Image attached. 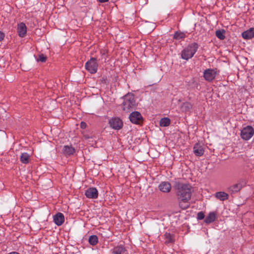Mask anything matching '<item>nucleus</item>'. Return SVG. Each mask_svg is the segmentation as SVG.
I'll list each match as a JSON object with an SVG mask.
<instances>
[{"mask_svg":"<svg viewBox=\"0 0 254 254\" xmlns=\"http://www.w3.org/2000/svg\"><path fill=\"white\" fill-rule=\"evenodd\" d=\"M173 187L180 200V207L183 209H187L189 206L188 202L191 198V186L189 184L183 183L177 180L174 182Z\"/></svg>","mask_w":254,"mask_h":254,"instance_id":"f257e3e1","label":"nucleus"},{"mask_svg":"<svg viewBox=\"0 0 254 254\" xmlns=\"http://www.w3.org/2000/svg\"><path fill=\"white\" fill-rule=\"evenodd\" d=\"M123 109L126 112H129L134 109L136 107V102L134 95L131 93H128L124 96L123 103Z\"/></svg>","mask_w":254,"mask_h":254,"instance_id":"f03ea898","label":"nucleus"},{"mask_svg":"<svg viewBox=\"0 0 254 254\" xmlns=\"http://www.w3.org/2000/svg\"><path fill=\"white\" fill-rule=\"evenodd\" d=\"M198 48V45L196 43H192L189 44L182 52V58L186 60H188L191 58L197 51Z\"/></svg>","mask_w":254,"mask_h":254,"instance_id":"7ed1b4c3","label":"nucleus"},{"mask_svg":"<svg viewBox=\"0 0 254 254\" xmlns=\"http://www.w3.org/2000/svg\"><path fill=\"white\" fill-rule=\"evenodd\" d=\"M98 66L97 60L94 58H91L85 64L86 69L91 74H94L97 72Z\"/></svg>","mask_w":254,"mask_h":254,"instance_id":"20e7f679","label":"nucleus"},{"mask_svg":"<svg viewBox=\"0 0 254 254\" xmlns=\"http://www.w3.org/2000/svg\"><path fill=\"white\" fill-rule=\"evenodd\" d=\"M254 130L252 127L248 126L241 130V137L246 140L250 139L254 135Z\"/></svg>","mask_w":254,"mask_h":254,"instance_id":"39448f33","label":"nucleus"},{"mask_svg":"<svg viewBox=\"0 0 254 254\" xmlns=\"http://www.w3.org/2000/svg\"><path fill=\"white\" fill-rule=\"evenodd\" d=\"M246 185L245 182H239L237 184L230 186L227 189V191L231 194L238 192Z\"/></svg>","mask_w":254,"mask_h":254,"instance_id":"423d86ee","label":"nucleus"},{"mask_svg":"<svg viewBox=\"0 0 254 254\" xmlns=\"http://www.w3.org/2000/svg\"><path fill=\"white\" fill-rule=\"evenodd\" d=\"M109 125L110 127L116 130L120 129L123 125L122 121L119 118H113L109 121Z\"/></svg>","mask_w":254,"mask_h":254,"instance_id":"0eeeda50","label":"nucleus"},{"mask_svg":"<svg viewBox=\"0 0 254 254\" xmlns=\"http://www.w3.org/2000/svg\"><path fill=\"white\" fill-rule=\"evenodd\" d=\"M216 71L212 69H207L205 70L203 73L205 79L208 81L213 80L216 76Z\"/></svg>","mask_w":254,"mask_h":254,"instance_id":"6e6552de","label":"nucleus"},{"mask_svg":"<svg viewBox=\"0 0 254 254\" xmlns=\"http://www.w3.org/2000/svg\"><path fill=\"white\" fill-rule=\"evenodd\" d=\"M85 195L88 198L95 199L98 197V191L95 188H90L85 190Z\"/></svg>","mask_w":254,"mask_h":254,"instance_id":"1a4fd4ad","label":"nucleus"},{"mask_svg":"<svg viewBox=\"0 0 254 254\" xmlns=\"http://www.w3.org/2000/svg\"><path fill=\"white\" fill-rule=\"evenodd\" d=\"M17 31L20 37H24L27 33V27L25 23L21 22L17 25Z\"/></svg>","mask_w":254,"mask_h":254,"instance_id":"9d476101","label":"nucleus"},{"mask_svg":"<svg viewBox=\"0 0 254 254\" xmlns=\"http://www.w3.org/2000/svg\"><path fill=\"white\" fill-rule=\"evenodd\" d=\"M129 118L132 123L138 124L142 119V116L139 112L135 111L130 114Z\"/></svg>","mask_w":254,"mask_h":254,"instance_id":"9b49d317","label":"nucleus"},{"mask_svg":"<svg viewBox=\"0 0 254 254\" xmlns=\"http://www.w3.org/2000/svg\"><path fill=\"white\" fill-rule=\"evenodd\" d=\"M193 153L197 156H201L204 152V147L199 143H195L193 148Z\"/></svg>","mask_w":254,"mask_h":254,"instance_id":"f8f14e48","label":"nucleus"},{"mask_svg":"<svg viewBox=\"0 0 254 254\" xmlns=\"http://www.w3.org/2000/svg\"><path fill=\"white\" fill-rule=\"evenodd\" d=\"M159 189L163 192H169L171 190V185L168 182H162L159 185Z\"/></svg>","mask_w":254,"mask_h":254,"instance_id":"ddd939ff","label":"nucleus"},{"mask_svg":"<svg viewBox=\"0 0 254 254\" xmlns=\"http://www.w3.org/2000/svg\"><path fill=\"white\" fill-rule=\"evenodd\" d=\"M54 221L58 226L61 225L64 221V215L62 213H58L53 217Z\"/></svg>","mask_w":254,"mask_h":254,"instance_id":"4468645a","label":"nucleus"},{"mask_svg":"<svg viewBox=\"0 0 254 254\" xmlns=\"http://www.w3.org/2000/svg\"><path fill=\"white\" fill-rule=\"evenodd\" d=\"M63 153L65 156H70L75 152V149L71 146L64 145L62 150Z\"/></svg>","mask_w":254,"mask_h":254,"instance_id":"2eb2a0df","label":"nucleus"},{"mask_svg":"<svg viewBox=\"0 0 254 254\" xmlns=\"http://www.w3.org/2000/svg\"><path fill=\"white\" fill-rule=\"evenodd\" d=\"M243 38L245 39H251L254 37V28H251L242 34Z\"/></svg>","mask_w":254,"mask_h":254,"instance_id":"dca6fc26","label":"nucleus"},{"mask_svg":"<svg viewBox=\"0 0 254 254\" xmlns=\"http://www.w3.org/2000/svg\"><path fill=\"white\" fill-rule=\"evenodd\" d=\"M215 197L221 201H224L229 198V195L227 193L224 191L217 192L214 194Z\"/></svg>","mask_w":254,"mask_h":254,"instance_id":"f3484780","label":"nucleus"},{"mask_svg":"<svg viewBox=\"0 0 254 254\" xmlns=\"http://www.w3.org/2000/svg\"><path fill=\"white\" fill-rule=\"evenodd\" d=\"M216 218V214L214 212H210L204 220L205 223L207 224L211 223L214 222Z\"/></svg>","mask_w":254,"mask_h":254,"instance_id":"a211bd4d","label":"nucleus"},{"mask_svg":"<svg viewBox=\"0 0 254 254\" xmlns=\"http://www.w3.org/2000/svg\"><path fill=\"white\" fill-rule=\"evenodd\" d=\"M126 251V248L123 245L115 247L113 250V254H124Z\"/></svg>","mask_w":254,"mask_h":254,"instance_id":"6ab92c4d","label":"nucleus"},{"mask_svg":"<svg viewBox=\"0 0 254 254\" xmlns=\"http://www.w3.org/2000/svg\"><path fill=\"white\" fill-rule=\"evenodd\" d=\"M30 160V155L26 152L22 153L20 156V161L24 164H27Z\"/></svg>","mask_w":254,"mask_h":254,"instance_id":"aec40b11","label":"nucleus"},{"mask_svg":"<svg viewBox=\"0 0 254 254\" xmlns=\"http://www.w3.org/2000/svg\"><path fill=\"white\" fill-rule=\"evenodd\" d=\"M225 31L224 29L221 30H218L216 31L215 32V35L220 40H223L225 39Z\"/></svg>","mask_w":254,"mask_h":254,"instance_id":"412c9836","label":"nucleus"},{"mask_svg":"<svg viewBox=\"0 0 254 254\" xmlns=\"http://www.w3.org/2000/svg\"><path fill=\"white\" fill-rule=\"evenodd\" d=\"M186 36V34L184 32L177 31L175 33L173 37L176 40H180L185 38Z\"/></svg>","mask_w":254,"mask_h":254,"instance_id":"4be33fe9","label":"nucleus"},{"mask_svg":"<svg viewBox=\"0 0 254 254\" xmlns=\"http://www.w3.org/2000/svg\"><path fill=\"white\" fill-rule=\"evenodd\" d=\"M170 124V120L168 118H164L160 121V126L161 127H168Z\"/></svg>","mask_w":254,"mask_h":254,"instance_id":"5701e85b","label":"nucleus"},{"mask_svg":"<svg viewBox=\"0 0 254 254\" xmlns=\"http://www.w3.org/2000/svg\"><path fill=\"white\" fill-rule=\"evenodd\" d=\"M88 241L90 245L94 246L98 243V239L97 236L92 235L89 237Z\"/></svg>","mask_w":254,"mask_h":254,"instance_id":"b1692460","label":"nucleus"},{"mask_svg":"<svg viewBox=\"0 0 254 254\" xmlns=\"http://www.w3.org/2000/svg\"><path fill=\"white\" fill-rule=\"evenodd\" d=\"M164 236L166 239V243H169L173 242L172 236L170 233H165Z\"/></svg>","mask_w":254,"mask_h":254,"instance_id":"393cba45","label":"nucleus"},{"mask_svg":"<svg viewBox=\"0 0 254 254\" xmlns=\"http://www.w3.org/2000/svg\"><path fill=\"white\" fill-rule=\"evenodd\" d=\"M47 57L43 54H40L38 55V58L36 59L38 62H41L42 63H44L46 61Z\"/></svg>","mask_w":254,"mask_h":254,"instance_id":"a878e982","label":"nucleus"},{"mask_svg":"<svg viewBox=\"0 0 254 254\" xmlns=\"http://www.w3.org/2000/svg\"><path fill=\"white\" fill-rule=\"evenodd\" d=\"M204 218V214L202 212H199L197 213V218L198 220H202Z\"/></svg>","mask_w":254,"mask_h":254,"instance_id":"bb28decb","label":"nucleus"},{"mask_svg":"<svg viewBox=\"0 0 254 254\" xmlns=\"http://www.w3.org/2000/svg\"><path fill=\"white\" fill-rule=\"evenodd\" d=\"M101 54H102V58H104L105 61H106V58L107 57L106 51L105 50H102L101 51Z\"/></svg>","mask_w":254,"mask_h":254,"instance_id":"cd10ccee","label":"nucleus"},{"mask_svg":"<svg viewBox=\"0 0 254 254\" xmlns=\"http://www.w3.org/2000/svg\"><path fill=\"white\" fill-rule=\"evenodd\" d=\"M86 127V124L85 122H81L80 123V127L82 128H85Z\"/></svg>","mask_w":254,"mask_h":254,"instance_id":"c85d7f7f","label":"nucleus"},{"mask_svg":"<svg viewBox=\"0 0 254 254\" xmlns=\"http://www.w3.org/2000/svg\"><path fill=\"white\" fill-rule=\"evenodd\" d=\"M4 37V34L0 31V42L1 41Z\"/></svg>","mask_w":254,"mask_h":254,"instance_id":"c756f323","label":"nucleus"},{"mask_svg":"<svg viewBox=\"0 0 254 254\" xmlns=\"http://www.w3.org/2000/svg\"><path fill=\"white\" fill-rule=\"evenodd\" d=\"M99 2L103 3L109 1V0H97Z\"/></svg>","mask_w":254,"mask_h":254,"instance_id":"7c9ffc66","label":"nucleus"},{"mask_svg":"<svg viewBox=\"0 0 254 254\" xmlns=\"http://www.w3.org/2000/svg\"><path fill=\"white\" fill-rule=\"evenodd\" d=\"M187 107L188 108H189L190 106V105H189V104H187Z\"/></svg>","mask_w":254,"mask_h":254,"instance_id":"2f4dec72","label":"nucleus"}]
</instances>
